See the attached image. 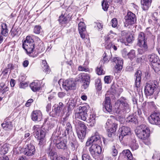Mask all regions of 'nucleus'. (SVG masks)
Here are the masks:
<instances>
[{
    "mask_svg": "<svg viewBox=\"0 0 160 160\" xmlns=\"http://www.w3.org/2000/svg\"><path fill=\"white\" fill-rule=\"evenodd\" d=\"M112 154L113 156H116L117 155L118 153V151L117 149L115 148L114 146H113L112 148Z\"/></svg>",
    "mask_w": 160,
    "mask_h": 160,
    "instance_id": "nucleus-54",
    "label": "nucleus"
},
{
    "mask_svg": "<svg viewBox=\"0 0 160 160\" xmlns=\"http://www.w3.org/2000/svg\"><path fill=\"white\" fill-rule=\"evenodd\" d=\"M147 39V38L146 34L142 32H140L138 35L137 45L141 46L148 45Z\"/></svg>",
    "mask_w": 160,
    "mask_h": 160,
    "instance_id": "nucleus-15",
    "label": "nucleus"
},
{
    "mask_svg": "<svg viewBox=\"0 0 160 160\" xmlns=\"http://www.w3.org/2000/svg\"><path fill=\"white\" fill-rule=\"evenodd\" d=\"M46 151L52 160H65L66 159L65 158H63L62 157H58L57 152L50 147L47 148Z\"/></svg>",
    "mask_w": 160,
    "mask_h": 160,
    "instance_id": "nucleus-16",
    "label": "nucleus"
},
{
    "mask_svg": "<svg viewBox=\"0 0 160 160\" xmlns=\"http://www.w3.org/2000/svg\"><path fill=\"white\" fill-rule=\"evenodd\" d=\"M95 86L96 88L98 90H100L102 89V85L101 80L99 79H98L95 80Z\"/></svg>",
    "mask_w": 160,
    "mask_h": 160,
    "instance_id": "nucleus-43",
    "label": "nucleus"
},
{
    "mask_svg": "<svg viewBox=\"0 0 160 160\" xmlns=\"http://www.w3.org/2000/svg\"><path fill=\"white\" fill-rule=\"evenodd\" d=\"M155 88L154 84L147 83L144 88L145 95L147 96L152 95L154 92Z\"/></svg>",
    "mask_w": 160,
    "mask_h": 160,
    "instance_id": "nucleus-19",
    "label": "nucleus"
},
{
    "mask_svg": "<svg viewBox=\"0 0 160 160\" xmlns=\"http://www.w3.org/2000/svg\"><path fill=\"white\" fill-rule=\"evenodd\" d=\"M158 13L157 12H154L153 13L152 16V19L156 22H157L158 19L157 18Z\"/></svg>",
    "mask_w": 160,
    "mask_h": 160,
    "instance_id": "nucleus-57",
    "label": "nucleus"
},
{
    "mask_svg": "<svg viewBox=\"0 0 160 160\" xmlns=\"http://www.w3.org/2000/svg\"><path fill=\"white\" fill-rule=\"evenodd\" d=\"M8 87L3 83L0 84V95L3 96L4 93L8 91Z\"/></svg>",
    "mask_w": 160,
    "mask_h": 160,
    "instance_id": "nucleus-36",
    "label": "nucleus"
},
{
    "mask_svg": "<svg viewBox=\"0 0 160 160\" xmlns=\"http://www.w3.org/2000/svg\"><path fill=\"white\" fill-rule=\"evenodd\" d=\"M88 125L91 127L94 126L96 123L95 117L94 115H90V117L88 118L86 121Z\"/></svg>",
    "mask_w": 160,
    "mask_h": 160,
    "instance_id": "nucleus-32",
    "label": "nucleus"
},
{
    "mask_svg": "<svg viewBox=\"0 0 160 160\" xmlns=\"http://www.w3.org/2000/svg\"><path fill=\"white\" fill-rule=\"evenodd\" d=\"M24 154L27 156H31L35 153L34 146L30 143L27 145V147L24 149Z\"/></svg>",
    "mask_w": 160,
    "mask_h": 160,
    "instance_id": "nucleus-18",
    "label": "nucleus"
},
{
    "mask_svg": "<svg viewBox=\"0 0 160 160\" xmlns=\"http://www.w3.org/2000/svg\"><path fill=\"white\" fill-rule=\"evenodd\" d=\"M78 70L79 71L87 72L88 71V69L86 68L85 67L82 66H79L78 68Z\"/></svg>",
    "mask_w": 160,
    "mask_h": 160,
    "instance_id": "nucleus-58",
    "label": "nucleus"
},
{
    "mask_svg": "<svg viewBox=\"0 0 160 160\" xmlns=\"http://www.w3.org/2000/svg\"><path fill=\"white\" fill-rule=\"evenodd\" d=\"M64 105L62 102L59 103L58 104H55L54 106V112L55 116H59L63 107Z\"/></svg>",
    "mask_w": 160,
    "mask_h": 160,
    "instance_id": "nucleus-24",
    "label": "nucleus"
},
{
    "mask_svg": "<svg viewBox=\"0 0 160 160\" xmlns=\"http://www.w3.org/2000/svg\"><path fill=\"white\" fill-rule=\"evenodd\" d=\"M119 132L120 136H119V139L120 141L122 140L124 136L129 135L131 134V129L127 126H123L119 128Z\"/></svg>",
    "mask_w": 160,
    "mask_h": 160,
    "instance_id": "nucleus-14",
    "label": "nucleus"
},
{
    "mask_svg": "<svg viewBox=\"0 0 160 160\" xmlns=\"http://www.w3.org/2000/svg\"><path fill=\"white\" fill-rule=\"evenodd\" d=\"M91 140L90 138L89 139H88L87 142H86V146H89L92 143H93V142L92 141H91Z\"/></svg>",
    "mask_w": 160,
    "mask_h": 160,
    "instance_id": "nucleus-63",
    "label": "nucleus"
},
{
    "mask_svg": "<svg viewBox=\"0 0 160 160\" xmlns=\"http://www.w3.org/2000/svg\"><path fill=\"white\" fill-rule=\"evenodd\" d=\"M22 48L28 54H31L34 51L35 43L31 37L27 36L26 40L22 41Z\"/></svg>",
    "mask_w": 160,
    "mask_h": 160,
    "instance_id": "nucleus-3",
    "label": "nucleus"
},
{
    "mask_svg": "<svg viewBox=\"0 0 160 160\" xmlns=\"http://www.w3.org/2000/svg\"><path fill=\"white\" fill-rule=\"evenodd\" d=\"M112 26L113 27H115L117 25V20L115 18H114L112 20Z\"/></svg>",
    "mask_w": 160,
    "mask_h": 160,
    "instance_id": "nucleus-56",
    "label": "nucleus"
},
{
    "mask_svg": "<svg viewBox=\"0 0 160 160\" xmlns=\"http://www.w3.org/2000/svg\"><path fill=\"white\" fill-rule=\"evenodd\" d=\"M107 0H103L102 3V8L105 11H107L108 10L109 6Z\"/></svg>",
    "mask_w": 160,
    "mask_h": 160,
    "instance_id": "nucleus-44",
    "label": "nucleus"
},
{
    "mask_svg": "<svg viewBox=\"0 0 160 160\" xmlns=\"http://www.w3.org/2000/svg\"><path fill=\"white\" fill-rule=\"evenodd\" d=\"M1 125L3 128L6 130H11L13 127L12 122L8 119H5Z\"/></svg>",
    "mask_w": 160,
    "mask_h": 160,
    "instance_id": "nucleus-27",
    "label": "nucleus"
},
{
    "mask_svg": "<svg viewBox=\"0 0 160 160\" xmlns=\"http://www.w3.org/2000/svg\"><path fill=\"white\" fill-rule=\"evenodd\" d=\"M77 134L78 138L81 140L83 139L85 137L86 135V133L79 131H77Z\"/></svg>",
    "mask_w": 160,
    "mask_h": 160,
    "instance_id": "nucleus-48",
    "label": "nucleus"
},
{
    "mask_svg": "<svg viewBox=\"0 0 160 160\" xmlns=\"http://www.w3.org/2000/svg\"><path fill=\"white\" fill-rule=\"evenodd\" d=\"M64 125H65V130L64 131L65 136L67 135L70 136L72 133V128L71 125L69 122H64Z\"/></svg>",
    "mask_w": 160,
    "mask_h": 160,
    "instance_id": "nucleus-25",
    "label": "nucleus"
},
{
    "mask_svg": "<svg viewBox=\"0 0 160 160\" xmlns=\"http://www.w3.org/2000/svg\"><path fill=\"white\" fill-rule=\"evenodd\" d=\"M135 132L137 136L141 139H146L149 136V129L145 125H141L137 127Z\"/></svg>",
    "mask_w": 160,
    "mask_h": 160,
    "instance_id": "nucleus-4",
    "label": "nucleus"
},
{
    "mask_svg": "<svg viewBox=\"0 0 160 160\" xmlns=\"http://www.w3.org/2000/svg\"><path fill=\"white\" fill-rule=\"evenodd\" d=\"M55 119L53 118H51L50 119L48 118L46 119L45 121V122L43 126L45 127L46 125L47 126V127H46L47 128V130L49 129H51L55 125Z\"/></svg>",
    "mask_w": 160,
    "mask_h": 160,
    "instance_id": "nucleus-23",
    "label": "nucleus"
},
{
    "mask_svg": "<svg viewBox=\"0 0 160 160\" xmlns=\"http://www.w3.org/2000/svg\"><path fill=\"white\" fill-rule=\"evenodd\" d=\"M105 40L106 42L105 46L112 43V40L110 39V37H109L108 35L105 37Z\"/></svg>",
    "mask_w": 160,
    "mask_h": 160,
    "instance_id": "nucleus-53",
    "label": "nucleus"
},
{
    "mask_svg": "<svg viewBox=\"0 0 160 160\" xmlns=\"http://www.w3.org/2000/svg\"><path fill=\"white\" fill-rule=\"evenodd\" d=\"M63 88L67 91L69 90H74L76 88L75 81L72 79L66 80L62 84Z\"/></svg>",
    "mask_w": 160,
    "mask_h": 160,
    "instance_id": "nucleus-12",
    "label": "nucleus"
},
{
    "mask_svg": "<svg viewBox=\"0 0 160 160\" xmlns=\"http://www.w3.org/2000/svg\"><path fill=\"white\" fill-rule=\"evenodd\" d=\"M76 102L74 100H69L68 103V109L72 110L76 106Z\"/></svg>",
    "mask_w": 160,
    "mask_h": 160,
    "instance_id": "nucleus-41",
    "label": "nucleus"
},
{
    "mask_svg": "<svg viewBox=\"0 0 160 160\" xmlns=\"http://www.w3.org/2000/svg\"><path fill=\"white\" fill-rule=\"evenodd\" d=\"M100 145L98 144H92L89 148V151L93 157L99 156L101 154L102 149Z\"/></svg>",
    "mask_w": 160,
    "mask_h": 160,
    "instance_id": "nucleus-10",
    "label": "nucleus"
},
{
    "mask_svg": "<svg viewBox=\"0 0 160 160\" xmlns=\"http://www.w3.org/2000/svg\"><path fill=\"white\" fill-rule=\"evenodd\" d=\"M78 29L79 31V33L81 38L82 39H84L85 38V35L83 32L86 30V27L85 24L82 22H80L78 25Z\"/></svg>",
    "mask_w": 160,
    "mask_h": 160,
    "instance_id": "nucleus-26",
    "label": "nucleus"
},
{
    "mask_svg": "<svg viewBox=\"0 0 160 160\" xmlns=\"http://www.w3.org/2000/svg\"><path fill=\"white\" fill-rule=\"evenodd\" d=\"M140 47L141 48L138 49V52L139 54L142 55L145 52H146L148 50V45L138 46Z\"/></svg>",
    "mask_w": 160,
    "mask_h": 160,
    "instance_id": "nucleus-39",
    "label": "nucleus"
},
{
    "mask_svg": "<svg viewBox=\"0 0 160 160\" xmlns=\"http://www.w3.org/2000/svg\"><path fill=\"white\" fill-rule=\"evenodd\" d=\"M65 93L63 92H59L58 94L59 97L60 98H63L65 96Z\"/></svg>",
    "mask_w": 160,
    "mask_h": 160,
    "instance_id": "nucleus-61",
    "label": "nucleus"
},
{
    "mask_svg": "<svg viewBox=\"0 0 160 160\" xmlns=\"http://www.w3.org/2000/svg\"><path fill=\"white\" fill-rule=\"evenodd\" d=\"M131 148L133 150L137 149L138 148V143H137L135 144H134L133 145H132V146H131Z\"/></svg>",
    "mask_w": 160,
    "mask_h": 160,
    "instance_id": "nucleus-59",
    "label": "nucleus"
},
{
    "mask_svg": "<svg viewBox=\"0 0 160 160\" xmlns=\"http://www.w3.org/2000/svg\"><path fill=\"white\" fill-rule=\"evenodd\" d=\"M42 65H43L42 66L43 71L46 74L49 73L50 72V69L49 67L45 60L42 61Z\"/></svg>",
    "mask_w": 160,
    "mask_h": 160,
    "instance_id": "nucleus-38",
    "label": "nucleus"
},
{
    "mask_svg": "<svg viewBox=\"0 0 160 160\" xmlns=\"http://www.w3.org/2000/svg\"><path fill=\"white\" fill-rule=\"evenodd\" d=\"M103 105L106 110L108 112L112 111V106L111 103V100L109 97H106L103 103Z\"/></svg>",
    "mask_w": 160,
    "mask_h": 160,
    "instance_id": "nucleus-20",
    "label": "nucleus"
},
{
    "mask_svg": "<svg viewBox=\"0 0 160 160\" xmlns=\"http://www.w3.org/2000/svg\"><path fill=\"white\" fill-rule=\"evenodd\" d=\"M33 102V100L32 99H29L26 103L25 106L27 107H29L31 103Z\"/></svg>",
    "mask_w": 160,
    "mask_h": 160,
    "instance_id": "nucleus-60",
    "label": "nucleus"
},
{
    "mask_svg": "<svg viewBox=\"0 0 160 160\" xmlns=\"http://www.w3.org/2000/svg\"><path fill=\"white\" fill-rule=\"evenodd\" d=\"M152 0H142L141 2L142 7L144 10L148 9L150 6Z\"/></svg>",
    "mask_w": 160,
    "mask_h": 160,
    "instance_id": "nucleus-31",
    "label": "nucleus"
},
{
    "mask_svg": "<svg viewBox=\"0 0 160 160\" xmlns=\"http://www.w3.org/2000/svg\"><path fill=\"white\" fill-rule=\"evenodd\" d=\"M106 48L108 49L112 48L115 51L117 50V47L114 45H113L112 43H110V44L107 45L106 46Z\"/></svg>",
    "mask_w": 160,
    "mask_h": 160,
    "instance_id": "nucleus-52",
    "label": "nucleus"
},
{
    "mask_svg": "<svg viewBox=\"0 0 160 160\" xmlns=\"http://www.w3.org/2000/svg\"><path fill=\"white\" fill-rule=\"evenodd\" d=\"M37 138L39 140L38 145L40 147H42L45 144L46 140L45 138Z\"/></svg>",
    "mask_w": 160,
    "mask_h": 160,
    "instance_id": "nucleus-49",
    "label": "nucleus"
},
{
    "mask_svg": "<svg viewBox=\"0 0 160 160\" xmlns=\"http://www.w3.org/2000/svg\"><path fill=\"white\" fill-rule=\"evenodd\" d=\"M89 108V107L88 106L79 107L78 109H77L78 112L75 114L76 117L83 121L86 120L88 116L87 112Z\"/></svg>",
    "mask_w": 160,
    "mask_h": 160,
    "instance_id": "nucleus-7",
    "label": "nucleus"
},
{
    "mask_svg": "<svg viewBox=\"0 0 160 160\" xmlns=\"http://www.w3.org/2000/svg\"><path fill=\"white\" fill-rule=\"evenodd\" d=\"M34 130V133L36 138H45L47 130V128L42 126L41 129H36V126H34L33 128Z\"/></svg>",
    "mask_w": 160,
    "mask_h": 160,
    "instance_id": "nucleus-11",
    "label": "nucleus"
},
{
    "mask_svg": "<svg viewBox=\"0 0 160 160\" xmlns=\"http://www.w3.org/2000/svg\"><path fill=\"white\" fill-rule=\"evenodd\" d=\"M105 128H107L108 131V135L109 137H111L112 136L114 135L117 128L118 127V124L113 122L110 120L108 119L106 123Z\"/></svg>",
    "mask_w": 160,
    "mask_h": 160,
    "instance_id": "nucleus-6",
    "label": "nucleus"
},
{
    "mask_svg": "<svg viewBox=\"0 0 160 160\" xmlns=\"http://www.w3.org/2000/svg\"><path fill=\"white\" fill-rule=\"evenodd\" d=\"M134 37L132 34L129 35L127 38L126 41L128 43H131L134 40Z\"/></svg>",
    "mask_w": 160,
    "mask_h": 160,
    "instance_id": "nucleus-55",
    "label": "nucleus"
},
{
    "mask_svg": "<svg viewBox=\"0 0 160 160\" xmlns=\"http://www.w3.org/2000/svg\"><path fill=\"white\" fill-rule=\"evenodd\" d=\"M124 18L125 19L124 23L125 26L134 24L137 20L136 15L130 11H128Z\"/></svg>",
    "mask_w": 160,
    "mask_h": 160,
    "instance_id": "nucleus-8",
    "label": "nucleus"
},
{
    "mask_svg": "<svg viewBox=\"0 0 160 160\" xmlns=\"http://www.w3.org/2000/svg\"><path fill=\"white\" fill-rule=\"evenodd\" d=\"M41 28L39 26H36L34 29V32L36 34H39L41 32Z\"/></svg>",
    "mask_w": 160,
    "mask_h": 160,
    "instance_id": "nucleus-51",
    "label": "nucleus"
},
{
    "mask_svg": "<svg viewBox=\"0 0 160 160\" xmlns=\"http://www.w3.org/2000/svg\"><path fill=\"white\" fill-rule=\"evenodd\" d=\"M142 73L139 70H138L135 73L134 79L135 80L134 89L137 92L140 91V85L141 82Z\"/></svg>",
    "mask_w": 160,
    "mask_h": 160,
    "instance_id": "nucleus-9",
    "label": "nucleus"
},
{
    "mask_svg": "<svg viewBox=\"0 0 160 160\" xmlns=\"http://www.w3.org/2000/svg\"><path fill=\"white\" fill-rule=\"evenodd\" d=\"M148 59L150 66L155 72L160 70V60L157 56L152 53L148 55Z\"/></svg>",
    "mask_w": 160,
    "mask_h": 160,
    "instance_id": "nucleus-5",
    "label": "nucleus"
},
{
    "mask_svg": "<svg viewBox=\"0 0 160 160\" xmlns=\"http://www.w3.org/2000/svg\"><path fill=\"white\" fill-rule=\"evenodd\" d=\"M143 57V56H142L141 57H139V56H138V58L136 59L135 61L137 63H140L141 62L142 59V58Z\"/></svg>",
    "mask_w": 160,
    "mask_h": 160,
    "instance_id": "nucleus-62",
    "label": "nucleus"
},
{
    "mask_svg": "<svg viewBox=\"0 0 160 160\" xmlns=\"http://www.w3.org/2000/svg\"><path fill=\"white\" fill-rule=\"evenodd\" d=\"M90 138L91 140H90L92 141L93 144H100L101 143V138L98 132H96L95 135L92 136Z\"/></svg>",
    "mask_w": 160,
    "mask_h": 160,
    "instance_id": "nucleus-29",
    "label": "nucleus"
},
{
    "mask_svg": "<svg viewBox=\"0 0 160 160\" xmlns=\"http://www.w3.org/2000/svg\"><path fill=\"white\" fill-rule=\"evenodd\" d=\"M112 61L116 63V65L115 67L118 70L122 69L123 64L122 59L118 57L114 58L113 59Z\"/></svg>",
    "mask_w": 160,
    "mask_h": 160,
    "instance_id": "nucleus-22",
    "label": "nucleus"
},
{
    "mask_svg": "<svg viewBox=\"0 0 160 160\" xmlns=\"http://www.w3.org/2000/svg\"><path fill=\"white\" fill-rule=\"evenodd\" d=\"M30 87L32 91L36 92L40 89V85L39 82H34L30 84Z\"/></svg>",
    "mask_w": 160,
    "mask_h": 160,
    "instance_id": "nucleus-30",
    "label": "nucleus"
},
{
    "mask_svg": "<svg viewBox=\"0 0 160 160\" xmlns=\"http://www.w3.org/2000/svg\"><path fill=\"white\" fill-rule=\"evenodd\" d=\"M113 77L111 76H107L104 77V81L105 83L109 84L112 81Z\"/></svg>",
    "mask_w": 160,
    "mask_h": 160,
    "instance_id": "nucleus-46",
    "label": "nucleus"
},
{
    "mask_svg": "<svg viewBox=\"0 0 160 160\" xmlns=\"http://www.w3.org/2000/svg\"><path fill=\"white\" fill-rule=\"evenodd\" d=\"M107 51H105L104 54H103V57L102 59V60H101V62H100L101 63V64L102 63H103V64H104L105 62H108L110 58V55H111V53L110 52V53L108 52V54L110 55L109 56H108V55L107 53Z\"/></svg>",
    "mask_w": 160,
    "mask_h": 160,
    "instance_id": "nucleus-40",
    "label": "nucleus"
},
{
    "mask_svg": "<svg viewBox=\"0 0 160 160\" xmlns=\"http://www.w3.org/2000/svg\"><path fill=\"white\" fill-rule=\"evenodd\" d=\"M78 124L79 129L78 131L86 133L87 127L85 125L84 123L81 121H79L78 122Z\"/></svg>",
    "mask_w": 160,
    "mask_h": 160,
    "instance_id": "nucleus-37",
    "label": "nucleus"
},
{
    "mask_svg": "<svg viewBox=\"0 0 160 160\" xmlns=\"http://www.w3.org/2000/svg\"><path fill=\"white\" fill-rule=\"evenodd\" d=\"M58 20L60 23L64 24L66 22L67 20V18L66 17H65L64 15H61L59 16V19Z\"/></svg>",
    "mask_w": 160,
    "mask_h": 160,
    "instance_id": "nucleus-47",
    "label": "nucleus"
},
{
    "mask_svg": "<svg viewBox=\"0 0 160 160\" xmlns=\"http://www.w3.org/2000/svg\"><path fill=\"white\" fill-rule=\"evenodd\" d=\"M149 118L150 122L152 124L156 125H160V113L155 112L150 115Z\"/></svg>",
    "mask_w": 160,
    "mask_h": 160,
    "instance_id": "nucleus-13",
    "label": "nucleus"
},
{
    "mask_svg": "<svg viewBox=\"0 0 160 160\" xmlns=\"http://www.w3.org/2000/svg\"><path fill=\"white\" fill-rule=\"evenodd\" d=\"M120 155H122L126 157L128 160H132L133 159L132 154L128 149L123 150L120 153Z\"/></svg>",
    "mask_w": 160,
    "mask_h": 160,
    "instance_id": "nucleus-33",
    "label": "nucleus"
},
{
    "mask_svg": "<svg viewBox=\"0 0 160 160\" xmlns=\"http://www.w3.org/2000/svg\"><path fill=\"white\" fill-rule=\"evenodd\" d=\"M8 150V145L5 144L1 146V153L5 154L6 153Z\"/></svg>",
    "mask_w": 160,
    "mask_h": 160,
    "instance_id": "nucleus-42",
    "label": "nucleus"
},
{
    "mask_svg": "<svg viewBox=\"0 0 160 160\" xmlns=\"http://www.w3.org/2000/svg\"><path fill=\"white\" fill-rule=\"evenodd\" d=\"M31 118L33 121H40L42 118V112L39 110L34 111L32 113Z\"/></svg>",
    "mask_w": 160,
    "mask_h": 160,
    "instance_id": "nucleus-21",
    "label": "nucleus"
},
{
    "mask_svg": "<svg viewBox=\"0 0 160 160\" xmlns=\"http://www.w3.org/2000/svg\"><path fill=\"white\" fill-rule=\"evenodd\" d=\"M84 78H83L82 87L84 89L87 88L90 82V77L89 75L86 74L84 76Z\"/></svg>",
    "mask_w": 160,
    "mask_h": 160,
    "instance_id": "nucleus-28",
    "label": "nucleus"
},
{
    "mask_svg": "<svg viewBox=\"0 0 160 160\" xmlns=\"http://www.w3.org/2000/svg\"><path fill=\"white\" fill-rule=\"evenodd\" d=\"M102 65L98 66L97 68L96 71L97 74L98 75H101L102 74H104V72H103V71L102 68Z\"/></svg>",
    "mask_w": 160,
    "mask_h": 160,
    "instance_id": "nucleus-50",
    "label": "nucleus"
},
{
    "mask_svg": "<svg viewBox=\"0 0 160 160\" xmlns=\"http://www.w3.org/2000/svg\"><path fill=\"white\" fill-rule=\"evenodd\" d=\"M122 91V88H119L118 85L115 84L114 82H113L110 91V93L113 96H119Z\"/></svg>",
    "mask_w": 160,
    "mask_h": 160,
    "instance_id": "nucleus-17",
    "label": "nucleus"
},
{
    "mask_svg": "<svg viewBox=\"0 0 160 160\" xmlns=\"http://www.w3.org/2000/svg\"><path fill=\"white\" fill-rule=\"evenodd\" d=\"M130 111L129 105L128 100L124 97H121L116 102L115 105V111L117 114H122L128 113Z\"/></svg>",
    "mask_w": 160,
    "mask_h": 160,
    "instance_id": "nucleus-1",
    "label": "nucleus"
},
{
    "mask_svg": "<svg viewBox=\"0 0 160 160\" xmlns=\"http://www.w3.org/2000/svg\"><path fill=\"white\" fill-rule=\"evenodd\" d=\"M126 121L127 122L136 123L138 122L137 117L134 114L129 115L126 118Z\"/></svg>",
    "mask_w": 160,
    "mask_h": 160,
    "instance_id": "nucleus-35",
    "label": "nucleus"
},
{
    "mask_svg": "<svg viewBox=\"0 0 160 160\" xmlns=\"http://www.w3.org/2000/svg\"><path fill=\"white\" fill-rule=\"evenodd\" d=\"M70 144L73 151L75 150L79 146V144L75 138H72L70 141Z\"/></svg>",
    "mask_w": 160,
    "mask_h": 160,
    "instance_id": "nucleus-34",
    "label": "nucleus"
},
{
    "mask_svg": "<svg viewBox=\"0 0 160 160\" xmlns=\"http://www.w3.org/2000/svg\"><path fill=\"white\" fill-rule=\"evenodd\" d=\"M127 55L130 59H132L135 57V51L134 50H131L128 53Z\"/></svg>",
    "mask_w": 160,
    "mask_h": 160,
    "instance_id": "nucleus-45",
    "label": "nucleus"
},
{
    "mask_svg": "<svg viewBox=\"0 0 160 160\" xmlns=\"http://www.w3.org/2000/svg\"><path fill=\"white\" fill-rule=\"evenodd\" d=\"M29 64V62L28 60H26L24 61L23 63V65L24 67H27Z\"/></svg>",
    "mask_w": 160,
    "mask_h": 160,
    "instance_id": "nucleus-64",
    "label": "nucleus"
},
{
    "mask_svg": "<svg viewBox=\"0 0 160 160\" xmlns=\"http://www.w3.org/2000/svg\"><path fill=\"white\" fill-rule=\"evenodd\" d=\"M52 138L54 144L58 149L64 150L67 149V140L66 137H62L57 135L53 136V135Z\"/></svg>",
    "mask_w": 160,
    "mask_h": 160,
    "instance_id": "nucleus-2",
    "label": "nucleus"
}]
</instances>
